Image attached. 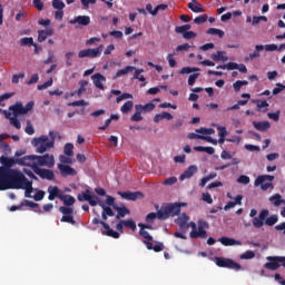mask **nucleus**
<instances>
[{
  "instance_id": "f257e3e1",
  "label": "nucleus",
  "mask_w": 285,
  "mask_h": 285,
  "mask_svg": "<svg viewBox=\"0 0 285 285\" xmlns=\"http://www.w3.org/2000/svg\"><path fill=\"white\" fill-rule=\"evenodd\" d=\"M4 177V188L0 190H8V188H14L16 190H24V197H32L35 188H32V181L26 178V175L18 169H10L7 174L1 170Z\"/></svg>"
},
{
  "instance_id": "f03ea898",
  "label": "nucleus",
  "mask_w": 285,
  "mask_h": 285,
  "mask_svg": "<svg viewBox=\"0 0 285 285\" xmlns=\"http://www.w3.org/2000/svg\"><path fill=\"white\" fill-rule=\"evenodd\" d=\"M32 108H35V101H29L26 106L18 101L9 107V111L0 109V112L4 114L6 119H9L11 126L17 128V130H21V122L18 117L19 115H28Z\"/></svg>"
},
{
  "instance_id": "7ed1b4c3",
  "label": "nucleus",
  "mask_w": 285,
  "mask_h": 285,
  "mask_svg": "<svg viewBox=\"0 0 285 285\" xmlns=\"http://www.w3.org/2000/svg\"><path fill=\"white\" fill-rule=\"evenodd\" d=\"M77 199L78 202H88L89 206H100V208H102L101 217L104 222H106L108 217H115V212H112V208L106 206L104 200L99 199L97 195L91 193L90 188H87L81 194H79Z\"/></svg>"
},
{
  "instance_id": "20e7f679",
  "label": "nucleus",
  "mask_w": 285,
  "mask_h": 285,
  "mask_svg": "<svg viewBox=\"0 0 285 285\" xmlns=\"http://www.w3.org/2000/svg\"><path fill=\"white\" fill-rule=\"evenodd\" d=\"M21 164L23 166H29V168L36 169L39 166H46L47 168H55V156L50 154H46L42 156L31 155L24 156L21 159Z\"/></svg>"
},
{
  "instance_id": "39448f33",
  "label": "nucleus",
  "mask_w": 285,
  "mask_h": 285,
  "mask_svg": "<svg viewBox=\"0 0 285 285\" xmlns=\"http://www.w3.org/2000/svg\"><path fill=\"white\" fill-rule=\"evenodd\" d=\"M55 139H57V134L55 131H49V137L42 135L38 138H33L31 144L35 146L36 153L43 155V153H47L50 148H55Z\"/></svg>"
},
{
  "instance_id": "423d86ee",
  "label": "nucleus",
  "mask_w": 285,
  "mask_h": 285,
  "mask_svg": "<svg viewBox=\"0 0 285 285\" xmlns=\"http://www.w3.org/2000/svg\"><path fill=\"white\" fill-rule=\"evenodd\" d=\"M186 203H173L164 205L158 210V219H168V217H175L178 213H181V207H186Z\"/></svg>"
},
{
  "instance_id": "0eeeda50",
  "label": "nucleus",
  "mask_w": 285,
  "mask_h": 285,
  "mask_svg": "<svg viewBox=\"0 0 285 285\" xmlns=\"http://www.w3.org/2000/svg\"><path fill=\"white\" fill-rule=\"evenodd\" d=\"M275 179V176H271V175H261L258 176L255 181H254V186H261V188L263 190H268V188H274L273 186V180Z\"/></svg>"
},
{
  "instance_id": "6e6552de",
  "label": "nucleus",
  "mask_w": 285,
  "mask_h": 285,
  "mask_svg": "<svg viewBox=\"0 0 285 285\" xmlns=\"http://www.w3.org/2000/svg\"><path fill=\"white\" fill-rule=\"evenodd\" d=\"M102 52L104 45H100L98 48L80 50L78 52V57L79 59H86V57H89L90 59H97V57H101Z\"/></svg>"
},
{
  "instance_id": "1a4fd4ad",
  "label": "nucleus",
  "mask_w": 285,
  "mask_h": 285,
  "mask_svg": "<svg viewBox=\"0 0 285 285\" xmlns=\"http://www.w3.org/2000/svg\"><path fill=\"white\" fill-rule=\"evenodd\" d=\"M215 262L220 268H232L233 271H244V268L238 263H235L230 258L216 257Z\"/></svg>"
},
{
  "instance_id": "9d476101",
  "label": "nucleus",
  "mask_w": 285,
  "mask_h": 285,
  "mask_svg": "<svg viewBox=\"0 0 285 285\" xmlns=\"http://www.w3.org/2000/svg\"><path fill=\"white\" fill-rule=\"evenodd\" d=\"M47 193L49 194V202H55V199H61L63 197V191L57 186H49Z\"/></svg>"
},
{
  "instance_id": "9b49d317",
  "label": "nucleus",
  "mask_w": 285,
  "mask_h": 285,
  "mask_svg": "<svg viewBox=\"0 0 285 285\" xmlns=\"http://www.w3.org/2000/svg\"><path fill=\"white\" fill-rule=\"evenodd\" d=\"M269 214L271 213L268 212V209L261 210L258 217L253 218V226L255 228H262V226H264L266 217H268Z\"/></svg>"
},
{
  "instance_id": "f8f14e48",
  "label": "nucleus",
  "mask_w": 285,
  "mask_h": 285,
  "mask_svg": "<svg viewBox=\"0 0 285 285\" xmlns=\"http://www.w3.org/2000/svg\"><path fill=\"white\" fill-rule=\"evenodd\" d=\"M118 195H120L122 199H127V202H137L139 197H144L141 191H119Z\"/></svg>"
},
{
  "instance_id": "ddd939ff",
  "label": "nucleus",
  "mask_w": 285,
  "mask_h": 285,
  "mask_svg": "<svg viewBox=\"0 0 285 285\" xmlns=\"http://www.w3.org/2000/svg\"><path fill=\"white\" fill-rule=\"evenodd\" d=\"M190 222V217L186 214H180L178 218L176 219L177 226H179L180 230L186 233V230L189 228L188 223Z\"/></svg>"
},
{
  "instance_id": "4468645a",
  "label": "nucleus",
  "mask_w": 285,
  "mask_h": 285,
  "mask_svg": "<svg viewBox=\"0 0 285 285\" xmlns=\"http://www.w3.org/2000/svg\"><path fill=\"white\" fill-rule=\"evenodd\" d=\"M267 262L264 267L267 268V271H277L279 268V256H267Z\"/></svg>"
},
{
  "instance_id": "2eb2a0df",
  "label": "nucleus",
  "mask_w": 285,
  "mask_h": 285,
  "mask_svg": "<svg viewBox=\"0 0 285 285\" xmlns=\"http://www.w3.org/2000/svg\"><path fill=\"white\" fill-rule=\"evenodd\" d=\"M91 80L94 81V85L96 88H99V90H106V87L104 83H106V78L101 73H95L91 76Z\"/></svg>"
},
{
  "instance_id": "dca6fc26",
  "label": "nucleus",
  "mask_w": 285,
  "mask_h": 285,
  "mask_svg": "<svg viewBox=\"0 0 285 285\" xmlns=\"http://www.w3.org/2000/svg\"><path fill=\"white\" fill-rule=\"evenodd\" d=\"M58 169L60 170L62 177H75L77 175V170H75V168L68 166V165H63V164H58Z\"/></svg>"
},
{
  "instance_id": "f3484780",
  "label": "nucleus",
  "mask_w": 285,
  "mask_h": 285,
  "mask_svg": "<svg viewBox=\"0 0 285 285\" xmlns=\"http://www.w3.org/2000/svg\"><path fill=\"white\" fill-rule=\"evenodd\" d=\"M33 170L36 175H39V177H41V179H48L49 181L55 179V173L50 169L36 168Z\"/></svg>"
},
{
  "instance_id": "a211bd4d",
  "label": "nucleus",
  "mask_w": 285,
  "mask_h": 285,
  "mask_svg": "<svg viewBox=\"0 0 285 285\" xmlns=\"http://www.w3.org/2000/svg\"><path fill=\"white\" fill-rule=\"evenodd\" d=\"M69 23L71 26H75L78 23V26H90V16H78L73 19L69 20Z\"/></svg>"
},
{
  "instance_id": "6ab92c4d",
  "label": "nucleus",
  "mask_w": 285,
  "mask_h": 285,
  "mask_svg": "<svg viewBox=\"0 0 285 285\" xmlns=\"http://www.w3.org/2000/svg\"><path fill=\"white\" fill-rule=\"evenodd\" d=\"M264 52V45H256L255 50L245 58V61H254V59H259Z\"/></svg>"
},
{
  "instance_id": "aec40b11",
  "label": "nucleus",
  "mask_w": 285,
  "mask_h": 285,
  "mask_svg": "<svg viewBox=\"0 0 285 285\" xmlns=\"http://www.w3.org/2000/svg\"><path fill=\"white\" fill-rule=\"evenodd\" d=\"M189 237L191 239H206V237H208V234L206 233V229L198 226L197 230L190 232Z\"/></svg>"
},
{
  "instance_id": "412c9836",
  "label": "nucleus",
  "mask_w": 285,
  "mask_h": 285,
  "mask_svg": "<svg viewBox=\"0 0 285 285\" xmlns=\"http://www.w3.org/2000/svg\"><path fill=\"white\" fill-rule=\"evenodd\" d=\"M218 242L223 244V246H242V240H237L235 238H229L226 236L220 237Z\"/></svg>"
},
{
  "instance_id": "4be33fe9",
  "label": "nucleus",
  "mask_w": 285,
  "mask_h": 285,
  "mask_svg": "<svg viewBox=\"0 0 285 285\" xmlns=\"http://www.w3.org/2000/svg\"><path fill=\"white\" fill-rule=\"evenodd\" d=\"M102 226L105 228V232H102V235H107L108 237H114V239H119L120 237L119 233L110 228V225H108V223H102Z\"/></svg>"
},
{
  "instance_id": "5701e85b",
  "label": "nucleus",
  "mask_w": 285,
  "mask_h": 285,
  "mask_svg": "<svg viewBox=\"0 0 285 285\" xmlns=\"http://www.w3.org/2000/svg\"><path fill=\"white\" fill-rule=\"evenodd\" d=\"M195 173H197V166L191 165L184 171L183 175H180L179 180L184 181V179H190Z\"/></svg>"
},
{
  "instance_id": "b1692460",
  "label": "nucleus",
  "mask_w": 285,
  "mask_h": 285,
  "mask_svg": "<svg viewBox=\"0 0 285 285\" xmlns=\"http://www.w3.org/2000/svg\"><path fill=\"white\" fill-rule=\"evenodd\" d=\"M254 128H256V130H259L261 132H265V130H268L271 128V122L268 121H254L253 122Z\"/></svg>"
},
{
  "instance_id": "393cba45",
  "label": "nucleus",
  "mask_w": 285,
  "mask_h": 285,
  "mask_svg": "<svg viewBox=\"0 0 285 285\" xmlns=\"http://www.w3.org/2000/svg\"><path fill=\"white\" fill-rule=\"evenodd\" d=\"M254 104H256L258 112H268V101L257 99L254 100Z\"/></svg>"
},
{
  "instance_id": "a878e982",
  "label": "nucleus",
  "mask_w": 285,
  "mask_h": 285,
  "mask_svg": "<svg viewBox=\"0 0 285 285\" xmlns=\"http://www.w3.org/2000/svg\"><path fill=\"white\" fill-rule=\"evenodd\" d=\"M60 202H62L65 206L70 207V206H75V203L77 202V199L75 198V196L62 194Z\"/></svg>"
},
{
  "instance_id": "bb28decb",
  "label": "nucleus",
  "mask_w": 285,
  "mask_h": 285,
  "mask_svg": "<svg viewBox=\"0 0 285 285\" xmlns=\"http://www.w3.org/2000/svg\"><path fill=\"white\" fill-rule=\"evenodd\" d=\"M114 209L117 210V216L116 219H121V217H125L126 215H130V209L127 208L126 206L119 207V206H114Z\"/></svg>"
},
{
  "instance_id": "cd10ccee",
  "label": "nucleus",
  "mask_w": 285,
  "mask_h": 285,
  "mask_svg": "<svg viewBox=\"0 0 285 285\" xmlns=\"http://www.w3.org/2000/svg\"><path fill=\"white\" fill-rule=\"evenodd\" d=\"M163 119H167V121H170L173 119V115L168 111H164L161 114H157L154 117L155 124H159V121H161Z\"/></svg>"
},
{
  "instance_id": "c85d7f7f",
  "label": "nucleus",
  "mask_w": 285,
  "mask_h": 285,
  "mask_svg": "<svg viewBox=\"0 0 285 285\" xmlns=\"http://www.w3.org/2000/svg\"><path fill=\"white\" fill-rule=\"evenodd\" d=\"M271 204L273 206L279 207L282 204L285 205V199H282V195L279 194H274L273 196L269 197Z\"/></svg>"
},
{
  "instance_id": "c756f323",
  "label": "nucleus",
  "mask_w": 285,
  "mask_h": 285,
  "mask_svg": "<svg viewBox=\"0 0 285 285\" xmlns=\"http://www.w3.org/2000/svg\"><path fill=\"white\" fill-rule=\"evenodd\" d=\"M79 89L73 91L71 94V97H75V95H78V97H81V95H83V92H86V87L88 86V80H80L79 81Z\"/></svg>"
},
{
  "instance_id": "7c9ffc66",
  "label": "nucleus",
  "mask_w": 285,
  "mask_h": 285,
  "mask_svg": "<svg viewBox=\"0 0 285 285\" xmlns=\"http://www.w3.org/2000/svg\"><path fill=\"white\" fill-rule=\"evenodd\" d=\"M132 70H135V67L127 66L126 68L118 70L116 72V76L114 77V79H119V77H124V76L128 75V72H132Z\"/></svg>"
},
{
  "instance_id": "2f4dec72",
  "label": "nucleus",
  "mask_w": 285,
  "mask_h": 285,
  "mask_svg": "<svg viewBox=\"0 0 285 285\" xmlns=\"http://www.w3.org/2000/svg\"><path fill=\"white\" fill-rule=\"evenodd\" d=\"M135 109L136 112L131 116V121H144V117L141 116L144 111L141 110V107H137L136 105Z\"/></svg>"
},
{
  "instance_id": "473e14b6",
  "label": "nucleus",
  "mask_w": 285,
  "mask_h": 285,
  "mask_svg": "<svg viewBox=\"0 0 285 285\" xmlns=\"http://www.w3.org/2000/svg\"><path fill=\"white\" fill-rule=\"evenodd\" d=\"M212 59L214 61H228V56H225L224 51H217L216 53L212 55Z\"/></svg>"
},
{
  "instance_id": "72a5a7b5",
  "label": "nucleus",
  "mask_w": 285,
  "mask_h": 285,
  "mask_svg": "<svg viewBox=\"0 0 285 285\" xmlns=\"http://www.w3.org/2000/svg\"><path fill=\"white\" fill-rule=\"evenodd\" d=\"M279 222V217L277 215H271L265 218V225L266 226H275Z\"/></svg>"
},
{
  "instance_id": "f704fd0d",
  "label": "nucleus",
  "mask_w": 285,
  "mask_h": 285,
  "mask_svg": "<svg viewBox=\"0 0 285 285\" xmlns=\"http://www.w3.org/2000/svg\"><path fill=\"white\" fill-rule=\"evenodd\" d=\"M59 161L60 164H62V166H66V165L70 166L73 164L72 156H68V155H60Z\"/></svg>"
},
{
  "instance_id": "c9c22d12",
  "label": "nucleus",
  "mask_w": 285,
  "mask_h": 285,
  "mask_svg": "<svg viewBox=\"0 0 285 285\" xmlns=\"http://www.w3.org/2000/svg\"><path fill=\"white\" fill-rule=\"evenodd\" d=\"M196 132L203 137H206L208 135H215V129L202 127L199 129H196Z\"/></svg>"
},
{
  "instance_id": "e433bc0d",
  "label": "nucleus",
  "mask_w": 285,
  "mask_h": 285,
  "mask_svg": "<svg viewBox=\"0 0 285 285\" xmlns=\"http://www.w3.org/2000/svg\"><path fill=\"white\" fill-rule=\"evenodd\" d=\"M215 177H217V173H212V174L205 176L204 178H202L199 186L202 188H204V186H206V184H208V181L215 179Z\"/></svg>"
},
{
  "instance_id": "4c0bfd02",
  "label": "nucleus",
  "mask_w": 285,
  "mask_h": 285,
  "mask_svg": "<svg viewBox=\"0 0 285 285\" xmlns=\"http://www.w3.org/2000/svg\"><path fill=\"white\" fill-rule=\"evenodd\" d=\"M132 106H135V104L132 102V100L126 101L121 108L120 111L124 112L125 115H128V112H130V110H132Z\"/></svg>"
},
{
  "instance_id": "58836bf2",
  "label": "nucleus",
  "mask_w": 285,
  "mask_h": 285,
  "mask_svg": "<svg viewBox=\"0 0 285 285\" xmlns=\"http://www.w3.org/2000/svg\"><path fill=\"white\" fill-rule=\"evenodd\" d=\"M142 112H153L155 110V104L148 102L146 105H136Z\"/></svg>"
},
{
  "instance_id": "ea45409f",
  "label": "nucleus",
  "mask_w": 285,
  "mask_h": 285,
  "mask_svg": "<svg viewBox=\"0 0 285 285\" xmlns=\"http://www.w3.org/2000/svg\"><path fill=\"white\" fill-rule=\"evenodd\" d=\"M75 145L70 144V142H67L65 145V148H63V153L65 155L69 156V157H75Z\"/></svg>"
},
{
  "instance_id": "a19ab883",
  "label": "nucleus",
  "mask_w": 285,
  "mask_h": 285,
  "mask_svg": "<svg viewBox=\"0 0 285 285\" xmlns=\"http://www.w3.org/2000/svg\"><path fill=\"white\" fill-rule=\"evenodd\" d=\"M122 224L126 228H130V230H137V223L132 219L122 220Z\"/></svg>"
},
{
  "instance_id": "79ce46f5",
  "label": "nucleus",
  "mask_w": 285,
  "mask_h": 285,
  "mask_svg": "<svg viewBox=\"0 0 285 285\" xmlns=\"http://www.w3.org/2000/svg\"><path fill=\"white\" fill-rule=\"evenodd\" d=\"M188 8L189 10H191V12H204V8L202 7V4L188 3Z\"/></svg>"
},
{
  "instance_id": "37998d69",
  "label": "nucleus",
  "mask_w": 285,
  "mask_h": 285,
  "mask_svg": "<svg viewBox=\"0 0 285 285\" xmlns=\"http://www.w3.org/2000/svg\"><path fill=\"white\" fill-rule=\"evenodd\" d=\"M52 8H55V10H63V8H66V3H63V0H53Z\"/></svg>"
},
{
  "instance_id": "c03bdc74",
  "label": "nucleus",
  "mask_w": 285,
  "mask_h": 285,
  "mask_svg": "<svg viewBox=\"0 0 285 285\" xmlns=\"http://www.w3.org/2000/svg\"><path fill=\"white\" fill-rule=\"evenodd\" d=\"M262 21H268V18L266 17V16H255V17H253V22H252V24L253 26H258V23H262Z\"/></svg>"
},
{
  "instance_id": "a18cd8bd",
  "label": "nucleus",
  "mask_w": 285,
  "mask_h": 285,
  "mask_svg": "<svg viewBox=\"0 0 285 285\" xmlns=\"http://www.w3.org/2000/svg\"><path fill=\"white\" fill-rule=\"evenodd\" d=\"M191 26L190 24H184L180 27H176L175 31L178 32L179 35H185L186 32H188V30H190Z\"/></svg>"
},
{
  "instance_id": "49530a36",
  "label": "nucleus",
  "mask_w": 285,
  "mask_h": 285,
  "mask_svg": "<svg viewBox=\"0 0 285 285\" xmlns=\"http://www.w3.org/2000/svg\"><path fill=\"white\" fill-rule=\"evenodd\" d=\"M60 213H62V215L68 216V215H72V213H75V209L72 207H68V206H61L59 208Z\"/></svg>"
},
{
  "instance_id": "de8ad7c7",
  "label": "nucleus",
  "mask_w": 285,
  "mask_h": 285,
  "mask_svg": "<svg viewBox=\"0 0 285 285\" xmlns=\"http://www.w3.org/2000/svg\"><path fill=\"white\" fill-rule=\"evenodd\" d=\"M207 35H217L222 39L224 37V31H222V29H217V28H209L207 30Z\"/></svg>"
},
{
  "instance_id": "09e8293b",
  "label": "nucleus",
  "mask_w": 285,
  "mask_h": 285,
  "mask_svg": "<svg viewBox=\"0 0 285 285\" xmlns=\"http://www.w3.org/2000/svg\"><path fill=\"white\" fill-rule=\"evenodd\" d=\"M207 21H208L207 14L198 16L194 19V22L197 23V26H199L202 23H206Z\"/></svg>"
},
{
  "instance_id": "8fccbe9b",
  "label": "nucleus",
  "mask_w": 285,
  "mask_h": 285,
  "mask_svg": "<svg viewBox=\"0 0 285 285\" xmlns=\"http://www.w3.org/2000/svg\"><path fill=\"white\" fill-rule=\"evenodd\" d=\"M197 71H199V68L184 67V68L179 71V75H190V72H197Z\"/></svg>"
},
{
  "instance_id": "3c124183",
  "label": "nucleus",
  "mask_w": 285,
  "mask_h": 285,
  "mask_svg": "<svg viewBox=\"0 0 285 285\" xmlns=\"http://www.w3.org/2000/svg\"><path fill=\"white\" fill-rule=\"evenodd\" d=\"M141 73H144V69H136L134 79H138V81H146V77L141 76Z\"/></svg>"
},
{
  "instance_id": "603ef678",
  "label": "nucleus",
  "mask_w": 285,
  "mask_h": 285,
  "mask_svg": "<svg viewBox=\"0 0 285 285\" xmlns=\"http://www.w3.org/2000/svg\"><path fill=\"white\" fill-rule=\"evenodd\" d=\"M157 217H159V212L157 213H150L146 216V222L148 224H153L155 222V219H157Z\"/></svg>"
},
{
  "instance_id": "864d4df0",
  "label": "nucleus",
  "mask_w": 285,
  "mask_h": 285,
  "mask_svg": "<svg viewBox=\"0 0 285 285\" xmlns=\"http://www.w3.org/2000/svg\"><path fill=\"white\" fill-rule=\"evenodd\" d=\"M240 259H255V252L247 250L240 255Z\"/></svg>"
},
{
  "instance_id": "5fc2aeb1",
  "label": "nucleus",
  "mask_w": 285,
  "mask_h": 285,
  "mask_svg": "<svg viewBox=\"0 0 285 285\" xmlns=\"http://www.w3.org/2000/svg\"><path fill=\"white\" fill-rule=\"evenodd\" d=\"M60 222H65L67 224H72V226H75L77 224V222H75V218L72 217V215L62 216Z\"/></svg>"
},
{
  "instance_id": "6e6d98bb",
  "label": "nucleus",
  "mask_w": 285,
  "mask_h": 285,
  "mask_svg": "<svg viewBox=\"0 0 285 285\" xmlns=\"http://www.w3.org/2000/svg\"><path fill=\"white\" fill-rule=\"evenodd\" d=\"M126 99H132V95L128 92L121 94L119 97H117L116 102L121 104V101Z\"/></svg>"
},
{
  "instance_id": "4d7b16f0",
  "label": "nucleus",
  "mask_w": 285,
  "mask_h": 285,
  "mask_svg": "<svg viewBox=\"0 0 285 285\" xmlns=\"http://www.w3.org/2000/svg\"><path fill=\"white\" fill-rule=\"evenodd\" d=\"M20 45L21 46H37V45H35V39H32V38H22L20 40Z\"/></svg>"
},
{
  "instance_id": "13d9d810",
  "label": "nucleus",
  "mask_w": 285,
  "mask_h": 285,
  "mask_svg": "<svg viewBox=\"0 0 285 285\" xmlns=\"http://www.w3.org/2000/svg\"><path fill=\"white\" fill-rule=\"evenodd\" d=\"M238 184H244L245 186L250 184V177L246 176V175H242L238 177L237 179Z\"/></svg>"
},
{
  "instance_id": "bf43d9fd",
  "label": "nucleus",
  "mask_w": 285,
  "mask_h": 285,
  "mask_svg": "<svg viewBox=\"0 0 285 285\" xmlns=\"http://www.w3.org/2000/svg\"><path fill=\"white\" fill-rule=\"evenodd\" d=\"M139 235L144 237V239H147L148 242H153V236L146 229H140Z\"/></svg>"
},
{
  "instance_id": "052dcab7",
  "label": "nucleus",
  "mask_w": 285,
  "mask_h": 285,
  "mask_svg": "<svg viewBox=\"0 0 285 285\" xmlns=\"http://www.w3.org/2000/svg\"><path fill=\"white\" fill-rule=\"evenodd\" d=\"M24 132L27 135H35V127L32 126V122H30V120L27 121V127L24 129Z\"/></svg>"
},
{
  "instance_id": "680f3d73",
  "label": "nucleus",
  "mask_w": 285,
  "mask_h": 285,
  "mask_svg": "<svg viewBox=\"0 0 285 285\" xmlns=\"http://www.w3.org/2000/svg\"><path fill=\"white\" fill-rule=\"evenodd\" d=\"M69 107H80V106H88V102L86 100H76L68 104Z\"/></svg>"
},
{
  "instance_id": "e2e57ef3",
  "label": "nucleus",
  "mask_w": 285,
  "mask_h": 285,
  "mask_svg": "<svg viewBox=\"0 0 285 285\" xmlns=\"http://www.w3.org/2000/svg\"><path fill=\"white\" fill-rule=\"evenodd\" d=\"M46 197V191L38 190L36 195L33 196L35 202H41Z\"/></svg>"
},
{
  "instance_id": "0e129e2a",
  "label": "nucleus",
  "mask_w": 285,
  "mask_h": 285,
  "mask_svg": "<svg viewBox=\"0 0 285 285\" xmlns=\"http://www.w3.org/2000/svg\"><path fill=\"white\" fill-rule=\"evenodd\" d=\"M50 86H52V78H50L43 85H38V90H46L47 88H50Z\"/></svg>"
},
{
  "instance_id": "69168bd1",
  "label": "nucleus",
  "mask_w": 285,
  "mask_h": 285,
  "mask_svg": "<svg viewBox=\"0 0 285 285\" xmlns=\"http://www.w3.org/2000/svg\"><path fill=\"white\" fill-rule=\"evenodd\" d=\"M267 117L268 119H273V121H279V111L268 112Z\"/></svg>"
},
{
  "instance_id": "338daca9",
  "label": "nucleus",
  "mask_w": 285,
  "mask_h": 285,
  "mask_svg": "<svg viewBox=\"0 0 285 285\" xmlns=\"http://www.w3.org/2000/svg\"><path fill=\"white\" fill-rule=\"evenodd\" d=\"M46 39H48L46 31H43V30L39 31L38 32V41L40 43H42V41H46Z\"/></svg>"
},
{
  "instance_id": "774afa93",
  "label": "nucleus",
  "mask_w": 285,
  "mask_h": 285,
  "mask_svg": "<svg viewBox=\"0 0 285 285\" xmlns=\"http://www.w3.org/2000/svg\"><path fill=\"white\" fill-rule=\"evenodd\" d=\"M203 202H206V204H213V197L208 193H203Z\"/></svg>"
}]
</instances>
